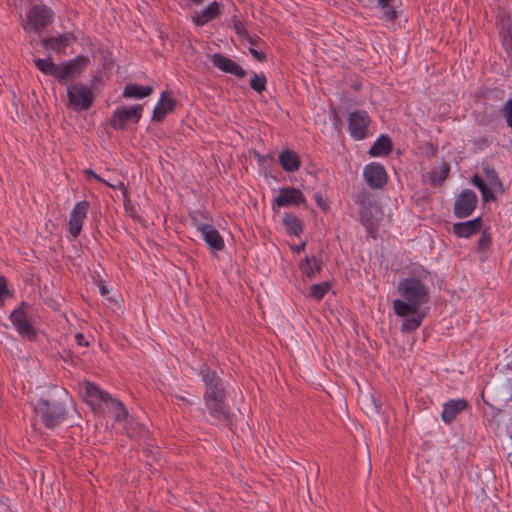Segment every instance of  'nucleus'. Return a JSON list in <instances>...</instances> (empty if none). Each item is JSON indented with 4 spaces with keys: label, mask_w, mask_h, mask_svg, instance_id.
Here are the masks:
<instances>
[{
    "label": "nucleus",
    "mask_w": 512,
    "mask_h": 512,
    "mask_svg": "<svg viewBox=\"0 0 512 512\" xmlns=\"http://www.w3.org/2000/svg\"><path fill=\"white\" fill-rule=\"evenodd\" d=\"M199 374L205 385L204 403L213 423L234 431L233 415L227 404V391L223 380L207 364L201 366Z\"/></svg>",
    "instance_id": "f257e3e1"
},
{
    "label": "nucleus",
    "mask_w": 512,
    "mask_h": 512,
    "mask_svg": "<svg viewBox=\"0 0 512 512\" xmlns=\"http://www.w3.org/2000/svg\"><path fill=\"white\" fill-rule=\"evenodd\" d=\"M397 292L402 299L393 301L394 313L399 317L416 314L420 307L430 300L427 285L417 277L402 279L397 286Z\"/></svg>",
    "instance_id": "f03ea898"
},
{
    "label": "nucleus",
    "mask_w": 512,
    "mask_h": 512,
    "mask_svg": "<svg viewBox=\"0 0 512 512\" xmlns=\"http://www.w3.org/2000/svg\"><path fill=\"white\" fill-rule=\"evenodd\" d=\"M68 393L65 389L58 390L55 395L41 397L34 406L35 415L47 429H55L68 417Z\"/></svg>",
    "instance_id": "7ed1b4c3"
},
{
    "label": "nucleus",
    "mask_w": 512,
    "mask_h": 512,
    "mask_svg": "<svg viewBox=\"0 0 512 512\" xmlns=\"http://www.w3.org/2000/svg\"><path fill=\"white\" fill-rule=\"evenodd\" d=\"M89 62V58L85 55H78L71 60L61 62L59 65L53 62L51 56L45 59H34V64L40 72L55 78L63 85L78 77L88 66Z\"/></svg>",
    "instance_id": "20e7f679"
},
{
    "label": "nucleus",
    "mask_w": 512,
    "mask_h": 512,
    "mask_svg": "<svg viewBox=\"0 0 512 512\" xmlns=\"http://www.w3.org/2000/svg\"><path fill=\"white\" fill-rule=\"evenodd\" d=\"M482 173L485 180L478 174L472 176V183L480 190L483 201H496L494 191L500 194L505 192L503 182L500 180L497 171L489 163H483Z\"/></svg>",
    "instance_id": "39448f33"
},
{
    "label": "nucleus",
    "mask_w": 512,
    "mask_h": 512,
    "mask_svg": "<svg viewBox=\"0 0 512 512\" xmlns=\"http://www.w3.org/2000/svg\"><path fill=\"white\" fill-rule=\"evenodd\" d=\"M53 20V11L45 5H34L28 11L26 20L22 23L23 29L30 32H40Z\"/></svg>",
    "instance_id": "423d86ee"
},
{
    "label": "nucleus",
    "mask_w": 512,
    "mask_h": 512,
    "mask_svg": "<svg viewBox=\"0 0 512 512\" xmlns=\"http://www.w3.org/2000/svg\"><path fill=\"white\" fill-rule=\"evenodd\" d=\"M69 106L75 111L88 110L94 101L91 87L86 84H71L67 87Z\"/></svg>",
    "instance_id": "0eeeda50"
},
{
    "label": "nucleus",
    "mask_w": 512,
    "mask_h": 512,
    "mask_svg": "<svg viewBox=\"0 0 512 512\" xmlns=\"http://www.w3.org/2000/svg\"><path fill=\"white\" fill-rule=\"evenodd\" d=\"M27 307V302L22 301L20 306L12 311L9 319L21 337L32 341L35 340L37 333L27 316V312L25 310Z\"/></svg>",
    "instance_id": "6e6552de"
},
{
    "label": "nucleus",
    "mask_w": 512,
    "mask_h": 512,
    "mask_svg": "<svg viewBox=\"0 0 512 512\" xmlns=\"http://www.w3.org/2000/svg\"><path fill=\"white\" fill-rule=\"evenodd\" d=\"M206 218V216L199 212L197 215L192 216L194 226L198 231L201 232L202 237L211 251H222L225 247L224 239L211 224L202 223L198 220V217Z\"/></svg>",
    "instance_id": "1a4fd4ad"
},
{
    "label": "nucleus",
    "mask_w": 512,
    "mask_h": 512,
    "mask_svg": "<svg viewBox=\"0 0 512 512\" xmlns=\"http://www.w3.org/2000/svg\"><path fill=\"white\" fill-rule=\"evenodd\" d=\"M143 113V106L138 104L131 107H119L110 118V126L115 130H124L127 122L137 124Z\"/></svg>",
    "instance_id": "9d476101"
},
{
    "label": "nucleus",
    "mask_w": 512,
    "mask_h": 512,
    "mask_svg": "<svg viewBox=\"0 0 512 512\" xmlns=\"http://www.w3.org/2000/svg\"><path fill=\"white\" fill-rule=\"evenodd\" d=\"M478 198L471 189H464L455 199L453 212L457 218L469 217L477 206Z\"/></svg>",
    "instance_id": "9b49d317"
},
{
    "label": "nucleus",
    "mask_w": 512,
    "mask_h": 512,
    "mask_svg": "<svg viewBox=\"0 0 512 512\" xmlns=\"http://www.w3.org/2000/svg\"><path fill=\"white\" fill-rule=\"evenodd\" d=\"M370 117L365 110H356L349 115L350 134L355 139H364L368 135Z\"/></svg>",
    "instance_id": "f8f14e48"
},
{
    "label": "nucleus",
    "mask_w": 512,
    "mask_h": 512,
    "mask_svg": "<svg viewBox=\"0 0 512 512\" xmlns=\"http://www.w3.org/2000/svg\"><path fill=\"white\" fill-rule=\"evenodd\" d=\"M367 184L374 189H381L387 184V173L383 165L377 162L367 164L363 169Z\"/></svg>",
    "instance_id": "ddd939ff"
},
{
    "label": "nucleus",
    "mask_w": 512,
    "mask_h": 512,
    "mask_svg": "<svg viewBox=\"0 0 512 512\" xmlns=\"http://www.w3.org/2000/svg\"><path fill=\"white\" fill-rule=\"evenodd\" d=\"M89 203L87 201L77 202L72 209L69 217V233L74 237H78L82 230V225L87 217Z\"/></svg>",
    "instance_id": "4468645a"
},
{
    "label": "nucleus",
    "mask_w": 512,
    "mask_h": 512,
    "mask_svg": "<svg viewBox=\"0 0 512 512\" xmlns=\"http://www.w3.org/2000/svg\"><path fill=\"white\" fill-rule=\"evenodd\" d=\"M212 64L224 73H228L236 76L237 78H244L247 75L245 69L240 66L237 62L222 55L221 53H215L211 56Z\"/></svg>",
    "instance_id": "2eb2a0df"
},
{
    "label": "nucleus",
    "mask_w": 512,
    "mask_h": 512,
    "mask_svg": "<svg viewBox=\"0 0 512 512\" xmlns=\"http://www.w3.org/2000/svg\"><path fill=\"white\" fill-rule=\"evenodd\" d=\"M305 202L306 198L302 191L294 187L281 188L279 195L275 198L278 207L298 206Z\"/></svg>",
    "instance_id": "dca6fc26"
},
{
    "label": "nucleus",
    "mask_w": 512,
    "mask_h": 512,
    "mask_svg": "<svg viewBox=\"0 0 512 512\" xmlns=\"http://www.w3.org/2000/svg\"><path fill=\"white\" fill-rule=\"evenodd\" d=\"M176 104V99L171 96L169 91L162 92L153 110L152 121L157 123L162 122L168 113L174 111Z\"/></svg>",
    "instance_id": "f3484780"
},
{
    "label": "nucleus",
    "mask_w": 512,
    "mask_h": 512,
    "mask_svg": "<svg viewBox=\"0 0 512 512\" xmlns=\"http://www.w3.org/2000/svg\"><path fill=\"white\" fill-rule=\"evenodd\" d=\"M468 408L469 403L467 400L463 398L451 399L444 403L441 418L444 423L451 424L461 412Z\"/></svg>",
    "instance_id": "a211bd4d"
},
{
    "label": "nucleus",
    "mask_w": 512,
    "mask_h": 512,
    "mask_svg": "<svg viewBox=\"0 0 512 512\" xmlns=\"http://www.w3.org/2000/svg\"><path fill=\"white\" fill-rule=\"evenodd\" d=\"M75 41L76 37L73 33H64L56 37L44 38L41 43L45 49H51L61 54L65 53V49Z\"/></svg>",
    "instance_id": "6ab92c4d"
},
{
    "label": "nucleus",
    "mask_w": 512,
    "mask_h": 512,
    "mask_svg": "<svg viewBox=\"0 0 512 512\" xmlns=\"http://www.w3.org/2000/svg\"><path fill=\"white\" fill-rule=\"evenodd\" d=\"M482 228L481 217L465 222H458L453 225V233L459 238H469L477 234Z\"/></svg>",
    "instance_id": "aec40b11"
},
{
    "label": "nucleus",
    "mask_w": 512,
    "mask_h": 512,
    "mask_svg": "<svg viewBox=\"0 0 512 512\" xmlns=\"http://www.w3.org/2000/svg\"><path fill=\"white\" fill-rule=\"evenodd\" d=\"M220 14V4L217 1L211 2L207 7L203 8L195 16L193 22L197 26H204L208 22L216 19Z\"/></svg>",
    "instance_id": "412c9836"
},
{
    "label": "nucleus",
    "mask_w": 512,
    "mask_h": 512,
    "mask_svg": "<svg viewBox=\"0 0 512 512\" xmlns=\"http://www.w3.org/2000/svg\"><path fill=\"white\" fill-rule=\"evenodd\" d=\"M279 163L286 172H295L301 166L299 155L290 149H284L279 154Z\"/></svg>",
    "instance_id": "4be33fe9"
},
{
    "label": "nucleus",
    "mask_w": 512,
    "mask_h": 512,
    "mask_svg": "<svg viewBox=\"0 0 512 512\" xmlns=\"http://www.w3.org/2000/svg\"><path fill=\"white\" fill-rule=\"evenodd\" d=\"M322 260L315 256H306L300 263L301 272L310 280L314 279L316 274L320 273L322 269Z\"/></svg>",
    "instance_id": "5701e85b"
},
{
    "label": "nucleus",
    "mask_w": 512,
    "mask_h": 512,
    "mask_svg": "<svg viewBox=\"0 0 512 512\" xmlns=\"http://www.w3.org/2000/svg\"><path fill=\"white\" fill-rule=\"evenodd\" d=\"M499 35L507 48H512V16L503 14L499 22Z\"/></svg>",
    "instance_id": "b1692460"
},
{
    "label": "nucleus",
    "mask_w": 512,
    "mask_h": 512,
    "mask_svg": "<svg viewBox=\"0 0 512 512\" xmlns=\"http://www.w3.org/2000/svg\"><path fill=\"white\" fill-rule=\"evenodd\" d=\"M393 148L392 140L387 135H381L374 144L370 147L368 154L370 156H384L388 155Z\"/></svg>",
    "instance_id": "393cba45"
},
{
    "label": "nucleus",
    "mask_w": 512,
    "mask_h": 512,
    "mask_svg": "<svg viewBox=\"0 0 512 512\" xmlns=\"http://www.w3.org/2000/svg\"><path fill=\"white\" fill-rule=\"evenodd\" d=\"M153 88L151 86H142L138 84H127L124 87L123 97L142 99L152 94Z\"/></svg>",
    "instance_id": "a878e982"
},
{
    "label": "nucleus",
    "mask_w": 512,
    "mask_h": 512,
    "mask_svg": "<svg viewBox=\"0 0 512 512\" xmlns=\"http://www.w3.org/2000/svg\"><path fill=\"white\" fill-rule=\"evenodd\" d=\"M233 28L236 32V34L241 38V40H246L249 42L250 45L257 46L259 42H261V39L254 35L251 36L247 29L245 28L244 24L238 19V17L235 15L232 18Z\"/></svg>",
    "instance_id": "bb28decb"
},
{
    "label": "nucleus",
    "mask_w": 512,
    "mask_h": 512,
    "mask_svg": "<svg viewBox=\"0 0 512 512\" xmlns=\"http://www.w3.org/2000/svg\"><path fill=\"white\" fill-rule=\"evenodd\" d=\"M283 224L290 235L299 236L303 231L302 221L296 215L285 213Z\"/></svg>",
    "instance_id": "cd10ccee"
},
{
    "label": "nucleus",
    "mask_w": 512,
    "mask_h": 512,
    "mask_svg": "<svg viewBox=\"0 0 512 512\" xmlns=\"http://www.w3.org/2000/svg\"><path fill=\"white\" fill-rule=\"evenodd\" d=\"M425 315L426 312H420V310H418L416 314H409L404 317L405 319L402 322V331L413 332L418 329L421 326Z\"/></svg>",
    "instance_id": "c85d7f7f"
},
{
    "label": "nucleus",
    "mask_w": 512,
    "mask_h": 512,
    "mask_svg": "<svg viewBox=\"0 0 512 512\" xmlns=\"http://www.w3.org/2000/svg\"><path fill=\"white\" fill-rule=\"evenodd\" d=\"M450 172V165L444 161L438 169H433L429 173V179L431 184L440 186L448 178Z\"/></svg>",
    "instance_id": "c756f323"
},
{
    "label": "nucleus",
    "mask_w": 512,
    "mask_h": 512,
    "mask_svg": "<svg viewBox=\"0 0 512 512\" xmlns=\"http://www.w3.org/2000/svg\"><path fill=\"white\" fill-rule=\"evenodd\" d=\"M330 288L331 285L328 281L313 284L310 287L309 296L316 300H321L326 295Z\"/></svg>",
    "instance_id": "7c9ffc66"
},
{
    "label": "nucleus",
    "mask_w": 512,
    "mask_h": 512,
    "mask_svg": "<svg viewBox=\"0 0 512 512\" xmlns=\"http://www.w3.org/2000/svg\"><path fill=\"white\" fill-rule=\"evenodd\" d=\"M379 7L383 10L384 17L388 21H394L397 18V12L393 7L394 0H376Z\"/></svg>",
    "instance_id": "2f4dec72"
},
{
    "label": "nucleus",
    "mask_w": 512,
    "mask_h": 512,
    "mask_svg": "<svg viewBox=\"0 0 512 512\" xmlns=\"http://www.w3.org/2000/svg\"><path fill=\"white\" fill-rule=\"evenodd\" d=\"M267 78L264 73H254L250 79V87L257 93H262L266 90Z\"/></svg>",
    "instance_id": "473e14b6"
},
{
    "label": "nucleus",
    "mask_w": 512,
    "mask_h": 512,
    "mask_svg": "<svg viewBox=\"0 0 512 512\" xmlns=\"http://www.w3.org/2000/svg\"><path fill=\"white\" fill-rule=\"evenodd\" d=\"M113 407L115 408V420L122 421L128 417V411L120 401H114Z\"/></svg>",
    "instance_id": "72a5a7b5"
},
{
    "label": "nucleus",
    "mask_w": 512,
    "mask_h": 512,
    "mask_svg": "<svg viewBox=\"0 0 512 512\" xmlns=\"http://www.w3.org/2000/svg\"><path fill=\"white\" fill-rule=\"evenodd\" d=\"M507 125L512 129V98L508 99L502 108Z\"/></svg>",
    "instance_id": "f704fd0d"
},
{
    "label": "nucleus",
    "mask_w": 512,
    "mask_h": 512,
    "mask_svg": "<svg viewBox=\"0 0 512 512\" xmlns=\"http://www.w3.org/2000/svg\"><path fill=\"white\" fill-rule=\"evenodd\" d=\"M354 201L356 204H358L359 206L361 207H366V205L368 204L369 202V196H368V193L367 191L362 188L361 190H359L356 194H355V197H354Z\"/></svg>",
    "instance_id": "c9c22d12"
},
{
    "label": "nucleus",
    "mask_w": 512,
    "mask_h": 512,
    "mask_svg": "<svg viewBox=\"0 0 512 512\" xmlns=\"http://www.w3.org/2000/svg\"><path fill=\"white\" fill-rule=\"evenodd\" d=\"M491 245V236L487 232H482L479 240H478V249L480 251H486L489 249Z\"/></svg>",
    "instance_id": "e433bc0d"
},
{
    "label": "nucleus",
    "mask_w": 512,
    "mask_h": 512,
    "mask_svg": "<svg viewBox=\"0 0 512 512\" xmlns=\"http://www.w3.org/2000/svg\"><path fill=\"white\" fill-rule=\"evenodd\" d=\"M10 294L7 287V280L4 276H0V307L4 306V299Z\"/></svg>",
    "instance_id": "4c0bfd02"
},
{
    "label": "nucleus",
    "mask_w": 512,
    "mask_h": 512,
    "mask_svg": "<svg viewBox=\"0 0 512 512\" xmlns=\"http://www.w3.org/2000/svg\"><path fill=\"white\" fill-rule=\"evenodd\" d=\"M85 395L89 398L96 399L98 396V393H100V388H98L95 384L91 382H86L85 386Z\"/></svg>",
    "instance_id": "58836bf2"
},
{
    "label": "nucleus",
    "mask_w": 512,
    "mask_h": 512,
    "mask_svg": "<svg viewBox=\"0 0 512 512\" xmlns=\"http://www.w3.org/2000/svg\"><path fill=\"white\" fill-rule=\"evenodd\" d=\"M249 52L256 60L260 62L265 61L267 58L264 52L256 50V46L251 45V47H249Z\"/></svg>",
    "instance_id": "ea45409f"
},
{
    "label": "nucleus",
    "mask_w": 512,
    "mask_h": 512,
    "mask_svg": "<svg viewBox=\"0 0 512 512\" xmlns=\"http://www.w3.org/2000/svg\"><path fill=\"white\" fill-rule=\"evenodd\" d=\"M102 183L114 190L120 189L123 192L124 196L127 195V187L125 186V184L122 181H118L117 183H110L105 180V182H102Z\"/></svg>",
    "instance_id": "a19ab883"
},
{
    "label": "nucleus",
    "mask_w": 512,
    "mask_h": 512,
    "mask_svg": "<svg viewBox=\"0 0 512 512\" xmlns=\"http://www.w3.org/2000/svg\"><path fill=\"white\" fill-rule=\"evenodd\" d=\"M96 399L101 400L105 403L111 402L112 405L114 404V401H117L116 399H113L112 396L108 392L101 390V389H100V393H98V396Z\"/></svg>",
    "instance_id": "79ce46f5"
},
{
    "label": "nucleus",
    "mask_w": 512,
    "mask_h": 512,
    "mask_svg": "<svg viewBox=\"0 0 512 512\" xmlns=\"http://www.w3.org/2000/svg\"><path fill=\"white\" fill-rule=\"evenodd\" d=\"M84 174L86 177H91L93 179H95L96 181L102 183V182H105V179H103L100 175L96 174L92 169H86L84 171Z\"/></svg>",
    "instance_id": "37998d69"
},
{
    "label": "nucleus",
    "mask_w": 512,
    "mask_h": 512,
    "mask_svg": "<svg viewBox=\"0 0 512 512\" xmlns=\"http://www.w3.org/2000/svg\"><path fill=\"white\" fill-rule=\"evenodd\" d=\"M75 341H76L77 345H79V346H83V347L89 346V342L86 340L85 336L82 333H77L75 335Z\"/></svg>",
    "instance_id": "c03bdc74"
},
{
    "label": "nucleus",
    "mask_w": 512,
    "mask_h": 512,
    "mask_svg": "<svg viewBox=\"0 0 512 512\" xmlns=\"http://www.w3.org/2000/svg\"><path fill=\"white\" fill-rule=\"evenodd\" d=\"M315 200L317 202V204L323 209V210H326L328 208L327 204L325 203V201L323 200L322 196L319 195V194H316L315 195Z\"/></svg>",
    "instance_id": "a18cd8bd"
},
{
    "label": "nucleus",
    "mask_w": 512,
    "mask_h": 512,
    "mask_svg": "<svg viewBox=\"0 0 512 512\" xmlns=\"http://www.w3.org/2000/svg\"><path fill=\"white\" fill-rule=\"evenodd\" d=\"M175 398L179 401H182L185 405L191 406L193 404V402L191 400H189L188 398H186L185 396L175 395Z\"/></svg>",
    "instance_id": "49530a36"
},
{
    "label": "nucleus",
    "mask_w": 512,
    "mask_h": 512,
    "mask_svg": "<svg viewBox=\"0 0 512 512\" xmlns=\"http://www.w3.org/2000/svg\"><path fill=\"white\" fill-rule=\"evenodd\" d=\"M100 292H101V294H102L103 296H105V295H107V294H108V292H109V291H108V289H107V287H106V286L102 285V286L100 287Z\"/></svg>",
    "instance_id": "de8ad7c7"
},
{
    "label": "nucleus",
    "mask_w": 512,
    "mask_h": 512,
    "mask_svg": "<svg viewBox=\"0 0 512 512\" xmlns=\"http://www.w3.org/2000/svg\"><path fill=\"white\" fill-rule=\"evenodd\" d=\"M305 245H306V243H305V242H303V243H301L299 246H297L295 250H296L297 252H299V251H301V250H303V249H304Z\"/></svg>",
    "instance_id": "09e8293b"
}]
</instances>
